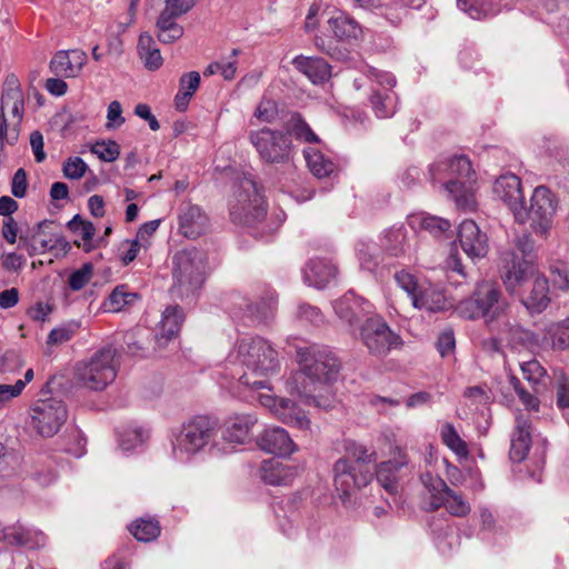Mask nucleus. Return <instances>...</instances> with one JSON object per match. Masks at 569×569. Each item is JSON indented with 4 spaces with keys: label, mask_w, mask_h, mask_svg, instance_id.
<instances>
[{
    "label": "nucleus",
    "mask_w": 569,
    "mask_h": 569,
    "mask_svg": "<svg viewBox=\"0 0 569 569\" xmlns=\"http://www.w3.org/2000/svg\"><path fill=\"white\" fill-rule=\"evenodd\" d=\"M116 349L104 347L76 363V382L87 389L101 391L117 377Z\"/></svg>",
    "instance_id": "5"
},
{
    "label": "nucleus",
    "mask_w": 569,
    "mask_h": 569,
    "mask_svg": "<svg viewBox=\"0 0 569 569\" xmlns=\"http://www.w3.org/2000/svg\"><path fill=\"white\" fill-rule=\"evenodd\" d=\"M49 224H51L50 221L43 220L37 224L32 232L20 234V246L26 248L30 257L44 251H53V234L41 238V236H44L42 229Z\"/></svg>",
    "instance_id": "31"
},
{
    "label": "nucleus",
    "mask_w": 569,
    "mask_h": 569,
    "mask_svg": "<svg viewBox=\"0 0 569 569\" xmlns=\"http://www.w3.org/2000/svg\"><path fill=\"white\" fill-rule=\"evenodd\" d=\"M520 369L526 379L533 388L535 392H539V387L546 386L547 371L536 359L523 361Z\"/></svg>",
    "instance_id": "46"
},
{
    "label": "nucleus",
    "mask_w": 569,
    "mask_h": 569,
    "mask_svg": "<svg viewBox=\"0 0 569 569\" xmlns=\"http://www.w3.org/2000/svg\"><path fill=\"white\" fill-rule=\"evenodd\" d=\"M442 169L448 172L450 179H467L476 176L469 158L462 154L453 156L447 162L431 167L430 173L433 181L438 180L437 171L440 172Z\"/></svg>",
    "instance_id": "33"
},
{
    "label": "nucleus",
    "mask_w": 569,
    "mask_h": 569,
    "mask_svg": "<svg viewBox=\"0 0 569 569\" xmlns=\"http://www.w3.org/2000/svg\"><path fill=\"white\" fill-rule=\"evenodd\" d=\"M258 400L263 407L271 409L283 423L300 430L310 429V419L293 401L284 398L277 399L267 393H259Z\"/></svg>",
    "instance_id": "15"
},
{
    "label": "nucleus",
    "mask_w": 569,
    "mask_h": 569,
    "mask_svg": "<svg viewBox=\"0 0 569 569\" xmlns=\"http://www.w3.org/2000/svg\"><path fill=\"white\" fill-rule=\"evenodd\" d=\"M327 30L331 32L335 40L346 43L359 40L363 32L359 22L342 11H336L327 20Z\"/></svg>",
    "instance_id": "22"
},
{
    "label": "nucleus",
    "mask_w": 569,
    "mask_h": 569,
    "mask_svg": "<svg viewBox=\"0 0 569 569\" xmlns=\"http://www.w3.org/2000/svg\"><path fill=\"white\" fill-rule=\"evenodd\" d=\"M227 366L239 386L250 390L269 389V377L279 367L278 352L262 337H242L227 357Z\"/></svg>",
    "instance_id": "1"
},
{
    "label": "nucleus",
    "mask_w": 569,
    "mask_h": 569,
    "mask_svg": "<svg viewBox=\"0 0 569 569\" xmlns=\"http://www.w3.org/2000/svg\"><path fill=\"white\" fill-rule=\"evenodd\" d=\"M173 278L181 293L194 292L206 279V257L192 249L178 251L173 256Z\"/></svg>",
    "instance_id": "8"
},
{
    "label": "nucleus",
    "mask_w": 569,
    "mask_h": 569,
    "mask_svg": "<svg viewBox=\"0 0 569 569\" xmlns=\"http://www.w3.org/2000/svg\"><path fill=\"white\" fill-rule=\"evenodd\" d=\"M440 439L459 459H467L470 455L467 442L460 437L451 422L440 427Z\"/></svg>",
    "instance_id": "40"
},
{
    "label": "nucleus",
    "mask_w": 569,
    "mask_h": 569,
    "mask_svg": "<svg viewBox=\"0 0 569 569\" xmlns=\"http://www.w3.org/2000/svg\"><path fill=\"white\" fill-rule=\"evenodd\" d=\"M209 229V218L197 204L183 202L178 210V230L189 239H197Z\"/></svg>",
    "instance_id": "17"
},
{
    "label": "nucleus",
    "mask_w": 569,
    "mask_h": 569,
    "mask_svg": "<svg viewBox=\"0 0 569 569\" xmlns=\"http://www.w3.org/2000/svg\"><path fill=\"white\" fill-rule=\"evenodd\" d=\"M412 226L418 224L421 229L429 231L433 236H440L451 228L449 220L427 214H416L410 217Z\"/></svg>",
    "instance_id": "47"
},
{
    "label": "nucleus",
    "mask_w": 569,
    "mask_h": 569,
    "mask_svg": "<svg viewBox=\"0 0 569 569\" xmlns=\"http://www.w3.org/2000/svg\"><path fill=\"white\" fill-rule=\"evenodd\" d=\"M370 81V107L379 119L392 117L397 111L398 97L393 91L396 78L386 71L369 68L366 72Z\"/></svg>",
    "instance_id": "9"
},
{
    "label": "nucleus",
    "mask_w": 569,
    "mask_h": 569,
    "mask_svg": "<svg viewBox=\"0 0 569 569\" xmlns=\"http://www.w3.org/2000/svg\"><path fill=\"white\" fill-rule=\"evenodd\" d=\"M179 16L161 11L157 22V38L160 42L170 44L178 41L184 33L183 27L177 22Z\"/></svg>",
    "instance_id": "35"
},
{
    "label": "nucleus",
    "mask_w": 569,
    "mask_h": 569,
    "mask_svg": "<svg viewBox=\"0 0 569 569\" xmlns=\"http://www.w3.org/2000/svg\"><path fill=\"white\" fill-rule=\"evenodd\" d=\"M92 274H93V267H92V264L91 263L82 264L81 268H79L78 270L73 271L69 276V280H68L69 287L73 291L81 290L90 281V279L92 278Z\"/></svg>",
    "instance_id": "56"
},
{
    "label": "nucleus",
    "mask_w": 569,
    "mask_h": 569,
    "mask_svg": "<svg viewBox=\"0 0 569 569\" xmlns=\"http://www.w3.org/2000/svg\"><path fill=\"white\" fill-rule=\"evenodd\" d=\"M264 214V199L256 181L250 177H243L234 190V201L230 203L232 220L250 224L260 221Z\"/></svg>",
    "instance_id": "7"
},
{
    "label": "nucleus",
    "mask_w": 569,
    "mask_h": 569,
    "mask_svg": "<svg viewBox=\"0 0 569 569\" xmlns=\"http://www.w3.org/2000/svg\"><path fill=\"white\" fill-rule=\"evenodd\" d=\"M292 64L315 84L323 83L331 77V67L319 57L299 56L292 60Z\"/></svg>",
    "instance_id": "28"
},
{
    "label": "nucleus",
    "mask_w": 569,
    "mask_h": 569,
    "mask_svg": "<svg viewBox=\"0 0 569 569\" xmlns=\"http://www.w3.org/2000/svg\"><path fill=\"white\" fill-rule=\"evenodd\" d=\"M337 316L349 326L361 322L373 312V306L368 300L356 296L352 291L347 292L333 302Z\"/></svg>",
    "instance_id": "18"
},
{
    "label": "nucleus",
    "mask_w": 569,
    "mask_h": 569,
    "mask_svg": "<svg viewBox=\"0 0 569 569\" xmlns=\"http://www.w3.org/2000/svg\"><path fill=\"white\" fill-rule=\"evenodd\" d=\"M11 546L27 547L29 549L41 548L46 545V536L38 530L24 528L20 523L10 526Z\"/></svg>",
    "instance_id": "36"
},
{
    "label": "nucleus",
    "mask_w": 569,
    "mask_h": 569,
    "mask_svg": "<svg viewBox=\"0 0 569 569\" xmlns=\"http://www.w3.org/2000/svg\"><path fill=\"white\" fill-rule=\"evenodd\" d=\"M239 52L240 51L238 49H233L229 58H222L221 60L217 61L219 64L218 73H220L221 77L227 81H231L236 78L238 69L237 57Z\"/></svg>",
    "instance_id": "58"
},
{
    "label": "nucleus",
    "mask_w": 569,
    "mask_h": 569,
    "mask_svg": "<svg viewBox=\"0 0 569 569\" xmlns=\"http://www.w3.org/2000/svg\"><path fill=\"white\" fill-rule=\"evenodd\" d=\"M550 277L553 286L560 290H569V264L556 261L550 266Z\"/></svg>",
    "instance_id": "54"
},
{
    "label": "nucleus",
    "mask_w": 569,
    "mask_h": 569,
    "mask_svg": "<svg viewBox=\"0 0 569 569\" xmlns=\"http://www.w3.org/2000/svg\"><path fill=\"white\" fill-rule=\"evenodd\" d=\"M557 202L552 192L543 187H537L530 199V207L527 209L522 202L513 217L517 222H530L532 231L546 238L552 227Z\"/></svg>",
    "instance_id": "6"
},
{
    "label": "nucleus",
    "mask_w": 569,
    "mask_h": 569,
    "mask_svg": "<svg viewBox=\"0 0 569 569\" xmlns=\"http://www.w3.org/2000/svg\"><path fill=\"white\" fill-rule=\"evenodd\" d=\"M343 458H349V460L360 468H372L377 461V456L375 451L369 452V450L361 443L356 441H348L346 443V456Z\"/></svg>",
    "instance_id": "44"
},
{
    "label": "nucleus",
    "mask_w": 569,
    "mask_h": 569,
    "mask_svg": "<svg viewBox=\"0 0 569 569\" xmlns=\"http://www.w3.org/2000/svg\"><path fill=\"white\" fill-rule=\"evenodd\" d=\"M408 463L406 453L398 452L395 459L381 462L378 468L373 466L377 481L390 493H395L398 489L397 472Z\"/></svg>",
    "instance_id": "30"
},
{
    "label": "nucleus",
    "mask_w": 569,
    "mask_h": 569,
    "mask_svg": "<svg viewBox=\"0 0 569 569\" xmlns=\"http://www.w3.org/2000/svg\"><path fill=\"white\" fill-rule=\"evenodd\" d=\"M335 487L345 499L357 489L366 487L373 478L372 468H360L355 466L349 458H340L333 466Z\"/></svg>",
    "instance_id": "14"
},
{
    "label": "nucleus",
    "mask_w": 569,
    "mask_h": 569,
    "mask_svg": "<svg viewBox=\"0 0 569 569\" xmlns=\"http://www.w3.org/2000/svg\"><path fill=\"white\" fill-rule=\"evenodd\" d=\"M535 273L533 261L529 258H520L516 250L501 252L500 278L509 293H516Z\"/></svg>",
    "instance_id": "13"
},
{
    "label": "nucleus",
    "mask_w": 569,
    "mask_h": 569,
    "mask_svg": "<svg viewBox=\"0 0 569 569\" xmlns=\"http://www.w3.org/2000/svg\"><path fill=\"white\" fill-rule=\"evenodd\" d=\"M7 107L11 108V113L13 118H16V122L13 124H17L18 127L24 111L23 96L18 87L10 88L3 92L0 109L4 111V108Z\"/></svg>",
    "instance_id": "48"
},
{
    "label": "nucleus",
    "mask_w": 569,
    "mask_h": 569,
    "mask_svg": "<svg viewBox=\"0 0 569 569\" xmlns=\"http://www.w3.org/2000/svg\"><path fill=\"white\" fill-rule=\"evenodd\" d=\"M395 279L399 287L408 293L411 302H413L415 296H417L421 289L415 277L407 271H399L395 274Z\"/></svg>",
    "instance_id": "62"
},
{
    "label": "nucleus",
    "mask_w": 569,
    "mask_h": 569,
    "mask_svg": "<svg viewBox=\"0 0 569 569\" xmlns=\"http://www.w3.org/2000/svg\"><path fill=\"white\" fill-rule=\"evenodd\" d=\"M69 442L66 445L64 450L74 456L81 457L86 452V439L80 430L73 428L69 431Z\"/></svg>",
    "instance_id": "59"
},
{
    "label": "nucleus",
    "mask_w": 569,
    "mask_h": 569,
    "mask_svg": "<svg viewBox=\"0 0 569 569\" xmlns=\"http://www.w3.org/2000/svg\"><path fill=\"white\" fill-rule=\"evenodd\" d=\"M138 54L148 70H157L162 66L160 50L151 34L143 32L140 34L137 46Z\"/></svg>",
    "instance_id": "37"
},
{
    "label": "nucleus",
    "mask_w": 569,
    "mask_h": 569,
    "mask_svg": "<svg viewBox=\"0 0 569 569\" xmlns=\"http://www.w3.org/2000/svg\"><path fill=\"white\" fill-rule=\"evenodd\" d=\"M67 418L66 405L56 398L40 399L31 408L32 426L42 437H53Z\"/></svg>",
    "instance_id": "12"
},
{
    "label": "nucleus",
    "mask_w": 569,
    "mask_h": 569,
    "mask_svg": "<svg viewBox=\"0 0 569 569\" xmlns=\"http://www.w3.org/2000/svg\"><path fill=\"white\" fill-rule=\"evenodd\" d=\"M535 241L530 234L523 233L513 240V247L508 250H516L520 258H529L533 261Z\"/></svg>",
    "instance_id": "61"
},
{
    "label": "nucleus",
    "mask_w": 569,
    "mask_h": 569,
    "mask_svg": "<svg viewBox=\"0 0 569 569\" xmlns=\"http://www.w3.org/2000/svg\"><path fill=\"white\" fill-rule=\"evenodd\" d=\"M289 138L295 137L297 140L306 143L320 142L319 137L312 131L309 124L299 113H293L287 122V132Z\"/></svg>",
    "instance_id": "41"
},
{
    "label": "nucleus",
    "mask_w": 569,
    "mask_h": 569,
    "mask_svg": "<svg viewBox=\"0 0 569 569\" xmlns=\"http://www.w3.org/2000/svg\"><path fill=\"white\" fill-rule=\"evenodd\" d=\"M57 470L52 460L38 461L34 465V470L31 473V478L41 487H48L52 485L57 479Z\"/></svg>",
    "instance_id": "51"
},
{
    "label": "nucleus",
    "mask_w": 569,
    "mask_h": 569,
    "mask_svg": "<svg viewBox=\"0 0 569 569\" xmlns=\"http://www.w3.org/2000/svg\"><path fill=\"white\" fill-rule=\"evenodd\" d=\"M547 336L551 340L552 349H569V317L559 322L551 323L547 328Z\"/></svg>",
    "instance_id": "50"
},
{
    "label": "nucleus",
    "mask_w": 569,
    "mask_h": 569,
    "mask_svg": "<svg viewBox=\"0 0 569 569\" xmlns=\"http://www.w3.org/2000/svg\"><path fill=\"white\" fill-rule=\"evenodd\" d=\"M297 360L300 370L295 372L288 386L308 406L328 409L331 400L313 396L317 385L329 383L337 379L340 362L336 356L323 346L309 345L297 347Z\"/></svg>",
    "instance_id": "2"
},
{
    "label": "nucleus",
    "mask_w": 569,
    "mask_h": 569,
    "mask_svg": "<svg viewBox=\"0 0 569 569\" xmlns=\"http://www.w3.org/2000/svg\"><path fill=\"white\" fill-rule=\"evenodd\" d=\"M442 186L458 208L476 209V178L449 179Z\"/></svg>",
    "instance_id": "23"
},
{
    "label": "nucleus",
    "mask_w": 569,
    "mask_h": 569,
    "mask_svg": "<svg viewBox=\"0 0 569 569\" xmlns=\"http://www.w3.org/2000/svg\"><path fill=\"white\" fill-rule=\"evenodd\" d=\"M495 192L512 213H515L523 202L520 178L513 173L500 176L496 180Z\"/></svg>",
    "instance_id": "25"
},
{
    "label": "nucleus",
    "mask_w": 569,
    "mask_h": 569,
    "mask_svg": "<svg viewBox=\"0 0 569 569\" xmlns=\"http://www.w3.org/2000/svg\"><path fill=\"white\" fill-rule=\"evenodd\" d=\"M88 57L83 50H60L51 59V72L61 78H76L87 63Z\"/></svg>",
    "instance_id": "20"
},
{
    "label": "nucleus",
    "mask_w": 569,
    "mask_h": 569,
    "mask_svg": "<svg viewBox=\"0 0 569 569\" xmlns=\"http://www.w3.org/2000/svg\"><path fill=\"white\" fill-rule=\"evenodd\" d=\"M382 14L393 26H398L407 16V4L402 0H385Z\"/></svg>",
    "instance_id": "53"
},
{
    "label": "nucleus",
    "mask_w": 569,
    "mask_h": 569,
    "mask_svg": "<svg viewBox=\"0 0 569 569\" xmlns=\"http://www.w3.org/2000/svg\"><path fill=\"white\" fill-rule=\"evenodd\" d=\"M142 247L147 249V244L140 242L139 239L123 241L120 247V259L122 263L127 266L132 262Z\"/></svg>",
    "instance_id": "64"
},
{
    "label": "nucleus",
    "mask_w": 569,
    "mask_h": 569,
    "mask_svg": "<svg viewBox=\"0 0 569 569\" xmlns=\"http://www.w3.org/2000/svg\"><path fill=\"white\" fill-rule=\"evenodd\" d=\"M510 383L513 388V390L516 391V393L518 395L520 401L523 403V406L529 409V410H538L539 408V400L538 398L528 392L521 385L520 380L512 376L510 378Z\"/></svg>",
    "instance_id": "60"
},
{
    "label": "nucleus",
    "mask_w": 569,
    "mask_h": 569,
    "mask_svg": "<svg viewBox=\"0 0 569 569\" xmlns=\"http://www.w3.org/2000/svg\"><path fill=\"white\" fill-rule=\"evenodd\" d=\"M360 340L369 353L386 357L391 350L401 348V337L391 330L381 317H370L360 326Z\"/></svg>",
    "instance_id": "10"
},
{
    "label": "nucleus",
    "mask_w": 569,
    "mask_h": 569,
    "mask_svg": "<svg viewBox=\"0 0 569 569\" xmlns=\"http://www.w3.org/2000/svg\"><path fill=\"white\" fill-rule=\"evenodd\" d=\"M441 507H443L451 516L459 518L468 516L471 511L470 503L461 493L453 491L451 488L448 489Z\"/></svg>",
    "instance_id": "49"
},
{
    "label": "nucleus",
    "mask_w": 569,
    "mask_h": 569,
    "mask_svg": "<svg viewBox=\"0 0 569 569\" xmlns=\"http://www.w3.org/2000/svg\"><path fill=\"white\" fill-rule=\"evenodd\" d=\"M19 138V129L17 124L9 126L4 116V111L0 109V149L6 144H14Z\"/></svg>",
    "instance_id": "57"
},
{
    "label": "nucleus",
    "mask_w": 569,
    "mask_h": 569,
    "mask_svg": "<svg viewBox=\"0 0 569 569\" xmlns=\"http://www.w3.org/2000/svg\"><path fill=\"white\" fill-rule=\"evenodd\" d=\"M249 141L266 163H284L290 159L292 142L283 131L270 128L254 130L249 133Z\"/></svg>",
    "instance_id": "11"
},
{
    "label": "nucleus",
    "mask_w": 569,
    "mask_h": 569,
    "mask_svg": "<svg viewBox=\"0 0 569 569\" xmlns=\"http://www.w3.org/2000/svg\"><path fill=\"white\" fill-rule=\"evenodd\" d=\"M337 276V267L327 259H311L305 270V281L316 288H325Z\"/></svg>",
    "instance_id": "29"
},
{
    "label": "nucleus",
    "mask_w": 569,
    "mask_h": 569,
    "mask_svg": "<svg viewBox=\"0 0 569 569\" xmlns=\"http://www.w3.org/2000/svg\"><path fill=\"white\" fill-rule=\"evenodd\" d=\"M138 295L128 290L126 284L117 286L103 302V308L109 312L121 311L126 306L131 305Z\"/></svg>",
    "instance_id": "43"
},
{
    "label": "nucleus",
    "mask_w": 569,
    "mask_h": 569,
    "mask_svg": "<svg viewBox=\"0 0 569 569\" xmlns=\"http://www.w3.org/2000/svg\"><path fill=\"white\" fill-rule=\"evenodd\" d=\"M426 489V497L422 501V509L428 512L436 511L441 508L445 496L450 488L440 477L431 472H425L420 477Z\"/></svg>",
    "instance_id": "27"
},
{
    "label": "nucleus",
    "mask_w": 569,
    "mask_h": 569,
    "mask_svg": "<svg viewBox=\"0 0 569 569\" xmlns=\"http://www.w3.org/2000/svg\"><path fill=\"white\" fill-rule=\"evenodd\" d=\"M259 448L268 453L288 457L298 450L288 431L282 427H268L258 437Z\"/></svg>",
    "instance_id": "19"
},
{
    "label": "nucleus",
    "mask_w": 569,
    "mask_h": 569,
    "mask_svg": "<svg viewBox=\"0 0 569 569\" xmlns=\"http://www.w3.org/2000/svg\"><path fill=\"white\" fill-rule=\"evenodd\" d=\"M184 316L182 309L178 306L168 307L163 313L157 333V340L160 346L174 338L181 328Z\"/></svg>",
    "instance_id": "34"
},
{
    "label": "nucleus",
    "mask_w": 569,
    "mask_h": 569,
    "mask_svg": "<svg viewBox=\"0 0 569 569\" xmlns=\"http://www.w3.org/2000/svg\"><path fill=\"white\" fill-rule=\"evenodd\" d=\"M529 295L522 300L526 308L532 313L542 312L550 303L549 282L543 276L535 274Z\"/></svg>",
    "instance_id": "32"
},
{
    "label": "nucleus",
    "mask_w": 569,
    "mask_h": 569,
    "mask_svg": "<svg viewBox=\"0 0 569 569\" xmlns=\"http://www.w3.org/2000/svg\"><path fill=\"white\" fill-rule=\"evenodd\" d=\"M415 308L425 309L427 311L437 312L447 308L445 293L435 288H421L412 302Z\"/></svg>",
    "instance_id": "39"
},
{
    "label": "nucleus",
    "mask_w": 569,
    "mask_h": 569,
    "mask_svg": "<svg viewBox=\"0 0 569 569\" xmlns=\"http://www.w3.org/2000/svg\"><path fill=\"white\" fill-rule=\"evenodd\" d=\"M129 531L137 540L149 542L160 536L161 527L156 519L140 518L130 525Z\"/></svg>",
    "instance_id": "42"
},
{
    "label": "nucleus",
    "mask_w": 569,
    "mask_h": 569,
    "mask_svg": "<svg viewBox=\"0 0 569 569\" xmlns=\"http://www.w3.org/2000/svg\"><path fill=\"white\" fill-rule=\"evenodd\" d=\"M258 422L252 413H234L223 425L222 437L232 445H244L251 439V430Z\"/></svg>",
    "instance_id": "21"
},
{
    "label": "nucleus",
    "mask_w": 569,
    "mask_h": 569,
    "mask_svg": "<svg viewBox=\"0 0 569 569\" xmlns=\"http://www.w3.org/2000/svg\"><path fill=\"white\" fill-rule=\"evenodd\" d=\"M509 303L500 286L491 280L477 282L471 295L456 306L459 317L467 320L483 319L488 329L497 332L500 340L513 342L517 335L528 336L505 320Z\"/></svg>",
    "instance_id": "3"
},
{
    "label": "nucleus",
    "mask_w": 569,
    "mask_h": 569,
    "mask_svg": "<svg viewBox=\"0 0 569 569\" xmlns=\"http://www.w3.org/2000/svg\"><path fill=\"white\" fill-rule=\"evenodd\" d=\"M299 473V468L277 459L264 460L260 467V477L271 486H288Z\"/></svg>",
    "instance_id": "24"
},
{
    "label": "nucleus",
    "mask_w": 569,
    "mask_h": 569,
    "mask_svg": "<svg viewBox=\"0 0 569 569\" xmlns=\"http://www.w3.org/2000/svg\"><path fill=\"white\" fill-rule=\"evenodd\" d=\"M88 170L87 163L80 157L68 158L62 166L63 176L67 179L79 180Z\"/></svg>",
    "instance_id": "55"
},
{
    "label": "nucleus",
    "mask_w": 569,
    "mask_h": 569,
    "mask_svg": "<svg viewBox=\"0 0 569 569\" xmlns=\"http://www.w3.org/2000/svg\"><path fill=\"white\" fill-rule=\"evenodd\" d=\"M458 239L463 252L472 260L487 256L489 239L473 220H463L458 230Z\"/></svg>",
    "instance_id": "16"
},
{
    "label": "nucleus",
    "mask_w": 569,
    "mask_h": 569,
    "mask_svg": "<svg viewBox=\"0 0 569 569\" xmlns=\"http://www.w3.org/2000/svg\"><path fill=\"white\" fill-rule=\"evenodd\" d=\"M307 166L317 178H327L336 170V163L316 148L309 147L303 151Z\"/></svg>",
    "instance_id": "38"
},
{
    "label": "nucleus",
    "mask_w": 569,
    "mask_h": 569,
    "mask_svg": "<svg viewBox=\"0 0 569 569\" xmlns=\"http://www.w3.org/2000/svg\"><path fill=\"white\" fill-rule=\"evenodd\" d=\"M381 244L392 256L405 252L408 246V238L403 226L390 228L385 233Z\"/></svg>",
    "instance_id": "45"
},
{
    "label": "nucleus",
    "mask_w": 569,
    "mask_h": 569,
    "mask_svg": "<svg viewBox=\"0 0 569 569\" xmlns=\"http://www.w3.org/2000/svg\"><path fill=\"white\" fill-rule=\"evenodd\" d=\"M278 114L277 103L270 99H262L258 104L254 117L262 122H272Z\"/></svg>",
    "instance_id": "63"
},
{
    "label": "nucleus",
    "mask_w": 569,
    "mask_h": 569,
    "mask_svg": "<svg viewBox=\"0 0 569 569\" xmlns=\"http://www.w3.org/2000/svg\"><path fill=\"white\" fill-rule=\"evenodd\" d=\"M531 426L523 415L516 418V427L511 436L510 459L513 462H521L526 459L531 447Z\"/></svg>",
    "instance_id": "26"
},
{
    "label": "nucleus",
    "mask_w": 569,
    "mask_h": 569,
    "mask_svg": "<svg viewBox=\"0 0 569 569\" xmlns=\"http://www.w3.org/2000/svg\"><path fill=\"white\" fill-rule=\"evenodd\" d=\"M90 150L100 160L106 162H112L117 160L120 154V146L113 140L97 141L94 144H92Z\"/></svg>",
    "instance_id": "52"
},
{
    "label": "nucleus",
    "mask_w": 569,
    "mask_h": 569,
    "mask_svg": "<svg viewBox=\"0 0 569 569\" xmlns=\"http://www.w3.org/2000/svg\"><path fill=\"white\" fill-rule=\"evenodd\" d=\"M217 421L194 416L171 431V452L176 460L188 461L203 450L217 433Z\"/></svg>",
    "instance_id": "4"
}]
</instances>
